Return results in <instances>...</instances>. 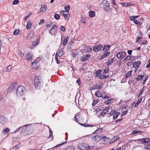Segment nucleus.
I'll return each instance as SVG.
<instances>
[{
  "label": "nucleus",
  "instance_id": "nucleus-1",
  "mask_svg": "<svg viewBox=\"0 0 150 150\" xmlns=\"http://www.w3.org/2000/svg\"><path fill=\"white\" fill-rule=\"evenodd\" d=\"M25 91V88L23 86H20L17 88L16 90V95L20 97L24 95Z\"/></svg>",
  "mask_w": 150,
  "mask_h": 150
},
{
  "label": "nucleus",
  "instance_id": "nucleus-2",
  "mask_svg": "<svg viewBox=\"0 0 150 150\" xmlns=\"http://www.w3.org/2000/svg\"><path fill=\"white\" fill-rule=\"evenodd\" d=\"M78 147L81 150H88L90 148L88 145L83 143H79L78 145Z\"/></svg>",
  "mask_w": 150,
  "mask_h": 150
},
{
  "label": "nucleus",
  "instance_id": "nucleus-3",
  "mask_svg": "<svg viewBox=\"0 0 150 150\" xmlns=\"http://www.w3.org/2000/svg\"><path fill=\"white\" fill-rule=\"evenodd\" d=\"M42 81V79L41 76H37L34 79V84L35 87H38L40 85Z\"/></svg>",
  "mask_w": 150,
  "mask_h": 150
},
{
  "label": "nucleus",
  "instance_id": "nucleus-4",
  "mask_svg": "<svg viewBox=\"0 0 150 150\" xmlns=\"http://www.w3.org/2000/svg\"><path fill=\"white\" fill-rule=\"evenodd\" d=\"M105 138L107 139L106 137H102L100 135H97L93 137L92 139L93 141L95 142H98L102 139H105Z\"/></svg>",
  "mask_w": 150,
  "mask_h": 150
},
{
  "label": "nucleus",
  "instance_id": "nucleus-5",
  "mask_svg": "<svg viewBox=\"0 0 150 150\" xmlns=\"http://www.w3.org/2000/svg\"><path fill=\"white\" fill-rule=\"evenodd\" d=\"M57 26L55 24L52 25V28L49 30V32L51 35H54L56 33L57 30Z\"/></svg>",
  "mask_w": 150,
  "mask_h": 150
},
{
  "label": "nucleus",
  "instance_id": "nucleus-6",
  "mask_svg": "<svg viewBox=\"0 0 150 150\" xmlns=\"http://www.w3.org/2000/svg\"><path fill=\"white\" fill-rule=\"evenodd\" d=\"M126 53L124 51H120L118 52L116 57L118 58L122 59L125 56Z\"/></svg>",
  "mask_w": 150,
  "mask_h": 150
},
{
  "label": "nucleus",
  "instance_id": "nucleus-7",
  "mask_svg": "<svg viewBox=\"0 0 150 150\" xmlns=\"http://www.w3.org/2000/svg\"><path fill=\"white\" fill-rule=\"evenodd\" d=\"M102 47V45H96L93 47V51L96 52H97L100 51Z\"/></svg>",
  "mask_w": 150,
  "mask_h": 150
},
{
  "label": "nucleus",
  "instance_id": "nucleus-8",
  "mask_svg": "<svg viewBox=\"0 0 150 150\" xmlns=\"http://www.w3.org/2000/svg\"><path fill=\"white\" fill-rule=\"evenodd\" d=\"M103 5L104 9L105 11H108L110 10V4L108 1H104Z\"/></svg>",
  "mask_w": 150,
  "mask_h": 150
},
{
  "label": "nucleus",
  "instance_id": "nucleus-9",
  "mask_svg": "<svg viewBox=\"0 0 150 150\" xmlns=\"http://www.w3.org/2000/svg\"><path fill=\"white\" fill-rule=\"evenodd\" d=\"M141 142L142 144H148L150 142V140L149 138H143L141 139Z\"/></svg>",
  "mask_w": 150,
  "mask_h": 150
},
{
  "label": "nucleus",
  "instance_id": "nucleus-10",
  "mask_svg": "<svg viewBox=\"0 0 150 150\" xmlns=\"http://www.w3.org/2000/svg\"><path fill=\"white\" fill-rule=\"evenodd\" d=\"M92 51L91 48L89 46H86L85 47L84 50H82L81 52H84L86 53H89Z\"/></svg>",
  "mask_w": 150,
  "mask_h": 150
},
{
  "label": "nucleus",
  "instance_id": "nucleus-11",
  "mask_svg": "<svg viewBox=\"0 0 150 150\" xmlns=\"http://www.w3.org/2000/svg\"><path fill=\"white\" fill-rule=\"evenodd\" d=\"M33 56V53L30 52L28 53L26 56V59L30 61L32 59Z\"/></svg>",
  "mask_w": 150,
  "mask_h": 150
},
{
  "label": "nucleus",
  "instance_id": "nucleus-12",
  "mask_svg": "<svg viewBox=\"0 0 150 150\" xmlns=\"http://www.w3.org/2000/svg\"><path fill=\"white\" fill-rule=\"evenodd\" d=\"M33 36V32L32 31H30L28 34L27 36L25 38V40H28L32 38Z\"/></svg>",
  "mask_w": 150,
  "mask_h": 150
},
{
  "label": "nucleus",
  "instance_id": "nucleus-13",
  "mask_svg": "<svg viewBox=\"0 0 150 150\" xmlns=\"http://www.w3.org/2000/svg\"><path fill=\"white\" fill-rule=\"evenodd\" d=\"M63 54V49H61L59 50H58L55 54V56H58L59 57H60L62 56Z\"/></svg>",
  "mask_w": 150,
  "mask_h": 150
},
{
  "label": "nucleus",
  "instance_id": "nucleus-14",
  "mask_svg": "<svg viewBox=\"0 0 150 150\" xmlns=\"http://www.w3.org/2000/svg\"><path fill=\"white\" fill-rule=\"evenodd\" d=\"M120 113L119 112H116L115 111H113L112 112V115H113V119L115 120L117 118L119 115Z\"/></svg>",
  "mask_w": 150,
  "mask_h": 150
},
{
  "label": "nucleus",
  "instance_id": "nucleus-15",
  "mask_svg": "<svg viewBox=\"0 0 150 150\" xmlns=\"http://www.w3.org/2000/svg\"><path fill=\"white\" fill-rule=\"evenodd\" d=\"M95 96L98 97H103V95L101 91H97L95 93Z\"/></svg>",
  "mask_w": 150,
  "mask_h": 150
},
{
  "label": "nucleus",
  "instance_id": "nucleus-16",
  "mask_svg": "<svg viewBox=\"0 0 150 150\" xmlns=\"http://www.w3.org/2000/svg\"><path fill=\"white\" fill-rule=\"evenodd\" d=\"M141 64L140 62H134L133 64V67L134 68L137 67V68L139 67V65Z\"/></svg>",
  "mask_w": 150,
  "mask_h": 150
},
{
  "label": "nucleus",
  "instance_id": "nucleus-17",
  "mask_svg": "<svg viewBox=\"0 0 150 150\" xmlns=\"http://www.w3.org/2000/svg\"><path fill=\"white\" fill-rule=\"evenodd\" d=\"M16 83H11L8 88V90L11 91L13 90L16 86Z\"/></svg>",
  "mask_w": 150,
  "mask_h": 150
},
{
  "label": "nucleus",
  "instance_id": "nucleus-18",
  "mask_svg": "<svg viewBox=\"0 0 150 150\" xmlns=\"http://www.w3.org/2000/svg\"><path fill=\"white\" fill-rule=\"evenodd\" d=\"M110 52L106 51L101 56V59H103L104 58L107 57L110 54Z\"/></svg>",
  "mask_w": 150,
  "mask_h": 150
},
{
  "label": "nucleus",
  "instance_id": "nucleus-19",
  "mask_svg": "<svg viewBox=\"0 0 150 150\" xmlns=\"http://www.w3.org/2000/svg\"><path fill=\"white\" fill-rule=\"evenodd\" d=\"M91 57L90 54H86L81 58V60L83 61H85L88 59V58Z\"/></svg>",
  "mask_w": 150,
  "mask_h": 150
},
{
  "label": "nucleus",
  "instance_id": "nucleus-20",
  "mask_svg": "<svg viewBox=\"0 0 150 150\" xmlns=\"http://www.w3.org/2000/svg\"><path fill=\"white\" fill-rule=\"evenodd\" d=\"M6 122V119L3 116L0 117V123L2 124H5Z\"/></svg>",
  "mask_w": 150,
  "mask_h": 150
},
{
  "label": "nucleus",
  "instance_id": "nucleus-21",
  "mask_svg": "<svg viewBox=\"0 0 150 150\" xmlns=\"http://www.w3.org/2000/svg\"><path fill=\"white\" fill-rule=\"evenodd\" d=\"M47 8V7L46 5L44 4L40 8V12H44L46 11Z\"/></svg>",
  "mask_w": 150,
  "mask_h": 150
},
{
  "label": "nucleus",
  "instance_id": "nucleus-22",
  "mask_svg": "<svg viewBox=\"0 0 150 150\" xmlns=\"http://www.w3.org/2000/svg\"><path fill=\"white\" fill-rule=\"evenodd\" d=\"M103 131V129L102 128H98L94 132L92 133L93 134H99L102 132Z\"/></svg>",
  "mask_w": 150,
  "mask_h": 150
},
{
  "label": "nucleus",
  "instance_id": "nucleus-23",
  "mask_svg": "<svg viewBox=\"0 0 150 150\" xmlns=\"http://www.w3.org/2000/svg\"><path fill=\"white\" fill-rule=\"evenodd\" d=\"M143 132V131H142L141 130H134L131 133V134L134 135H135L137 134L140 133H142Z\"/></svg>",
  "mask_w": 150,
  "mask_h": 150
},
{
  "label": "nucleus",
  "instance_id": "nucleus-24",
  "mask_svg": "<svg viewBox=\"0 0 150 150\" xmlns=\"http://www.w3.org/2000/svg\"><path fill=\"white\" fill-rule=\"evenodd\" d=\"M110 47V46L109 45H105L103 48V50L104 51H107Z\"/></svg>",
  "mask_w": 150,
  "mask_h": 150
},
{
  "label": "nucleus",
  "instance_id": "nucleus-25",
  "mask_svg": "<svg viewBox=\"0 0 150 150\" xmlns=\"http://www.w3.org/2000/svg\"><path fill=\"white\" fill-rule=\"evenodd\" d=\"M89 16L91 18L94 17L95 15V12L93 11H91L89 12Z\"/></svg>",
  "mask_w": 150,
  "mask_h": 150
},
{
  "label": "nucleus",
  "instance_id": "nucleus-26",
  "mask_svg": "<svg viewBox=\"0 0 150 150\" xmlns=\"http://www.w3.org/2000/svg\"><path fill=\"white\" fill-rule=\"evenodd\" d=\"M78 54V52L77 50H74L72 53V56L73 57H75Z\"/></svg>",
  "mask_w": 150,
  "mask_h": 150
},
{
  "label": "nucleus",
  "instance_id": "nucleus-27",
  "mask_svg": "<svg viewBox=\"0 0 150 150\" xmlns=\"http://www.w3.org/2000/svg\"><path fill=\"white\" fill-rule=\"evenodd\" d=\"M31 66L33 68L35 69L38 67L37 63L35 61L31 63Z\"/></svg>",
  "mask_w": 150,
  "mask_h": 150
},
{
  "label": "nucleus",
  "instance_id": "nucleus-28",
  "mask_svg": "<svg viewBox=\"0 0 150 150\" xmlns=\"http://www.w3.org/2000/svg\"><path fill=\"white\" fill-rule=\"evenodd\" d=\"M68 40V38L67 37H65L64 38V39L63 40V43H62L63 45V46H65L66 44L67 43Z\"/></svg>",
  "mask_w": 150,
  "mask_h": 150
},
{
  "label": "nucleus",
  "instance_id": "nucleus-29",
  "mask_svg": "<svg viewBox=\"0 0 150 150\" xmlns=\"http://www.w3.org/2000/svg\"><path fill=\"white\" fill-rule=\"evenodd\" d=\"M18 55L20 56L22 59L24 58V55L23 53L21 51L18 50Z\"/></svg>",
  "mask_w": 150,
  "mask_h": 150
},
{
  "label": "nucleus",
  "instance_id": "nucleus-30",
  "mask_svg": "<svg viewBox=\"0 0 150 150\" xmlns=\"http://www.w3.org/2000/svg\"><path fill=\"white\" fill-rule=\"evenodd\" d=\"M32 23L30 22H29L27 23L26 25L27 29L28 30H30V27L32 25Z\"/></svg>",
  "mask_w": 150,
  "mask_h": 150
},
{
  "label": "nucleus",
  "instance_id": "nucleus-31",
  "mask_svg": "<svg viewBox=\"0 0 150 150\" xmlns=\"http://www.w3.org/2000/svg\"><path fill=\"white\" fill-rule=\"evenodd\" d=\"M144 76V75H138L135 78L137 81H139L142 79L143 78Z\"/></svg>",
  "mask_w": 150,
  "mask_h": 150
},
{
  "label": "nucleus",
  "instance_id": "nucleus-32",
  "mask_svg": "<svg viewBox=\"0 0 150 150\" xmlns=\"http://www.w3.org/2000/svg\"><path fill=\"white\" fill-rule=\"evenodd\" d=\"M63 16L66 20L68 21L69 20V14H68V13H66L65 12V13H64Z\"/></svg>",
  "mask_w": 150,
  "mask_h": 150
},
{
  "label": "nucleus",
  "instance_id": "nucleus-33",
  "mask_svg": "<svg viewBox=\"0 0 150 150\" xmlns=\"http://www.w3.org/2000/svg\"><path fill=\"white\" fill-rule=\"evenodd\" d=\"M132 71V70H131L130 71H128L125 74V77L126 78H127L129 77H130L131 75Z\"/></svg>",
  "mask_w": 150,
  "mask_h": 150
},
{
  "label": "nucleus",
  "instance_id": "nucleus-34",
  "mask_svg": "<svg viewBox=\"0 0 150 150\" xmlns=\"http://www.w3.org/2000/svg\"><path fill=\"white\" fill-rule=\"evenodd\" d=\"M70 8V6L69 5L67 6L64 7V10H65V12L66 13H68Z\"/></svg>",
  "mask_w": 150,
  "mask_h": 150
},
{
  "label": "nucleus",
  "instance_id": "nucleus-35",
  "mask_svg": "<svg viewBox=\"0 0 150 150\" xmlns=\"http://www.w3.org/2000/svg\"><path fill=\"white\" fill-rule=\"evenodd\" d=\"M110 57L109 59L108 60V62L107 63V65H110L113 62V59L110 58Z\"/></svg>",
  "mask_w": 150,
  "mask_h": 150
},
{
  "label": "nucleus",
  "instance_id": "nucleus-36",
  "mask_svg": "<svg viewBox=\"0 0 150 150\" xmlns=\"http://www.w3.org/2000/svg\"><path fill=\"white\" fill-rule=\"evenodd\" d=\"M9 129L8 128H6L3 130L2 132L3 134H6V133L9 132Z\"/></svg>",
  "mask_w": 150,
  "mask_h": 150
},
{
  "label": "nucleus",
  "instance_id": "nucleus-37",
  "mask_svg": "<svg viewBox=\"0 0 150 150\" xmlns=\"http://www.w3.org/2000/svg\"><path fill=\"white\" fill-rule=\"evenodd\" d=\"M113 100L112 99H108L105 101V104L108 105L111 103V102Z\"/></svg>",
  "mask_w": 150,
  "mask_h": 150
},
{
  "label": "nucleus",
  "instance_id": "nucleus-38",
  "mask_svg": "<svg viewBox=\"0 0 150 150\" xmlns=\"http://www.w3.org/2000/svg\"><path fill=\"white\" fill-rule=\"evenodd\" d=\"M39 43V41H37V42L34 41L32 43V45H33V47H35Z\"/></svg>",
  "mask_w": 150,
  "mask_h": 150
},
{
  "label": "nucleus",
  "instance_id": "nucleus-39",
  "mask_svg": "<svg viewBox=\"0 0 150 150\" xmlns=\"http://www.w3.org/2000/svg\"><path fill=\"white\" fill-rule=\"evenodd\" d=\"M67 142L66 141V142H63V143H62L61 144H57L56 146H55L53 147L52 148H51L50 149H53L54 148H56L57 147L60 146L62 145L65 144Z\"/></svg>",
  "mask_w": 150,
  "mask_h": 150
},
{
  "label": "nucleus",
  "instance_id": "nucleus-40",
  "mask_svg": "<svg viewBox=\"0 0 150 150\" xmlns=\"http://www.w3.org/2000/svg\"><path fill=\"white\" fill-rule=\"evenodd\" d=\"M104 115H105V114L102 111L98 115V116L99 117H103L104 116Z\"/></svg>",
  "mask_w": 150,
  "mask_h": 150
},
{
  "label": "nucleus",
  "instance_id": "nucleus-41",
  "mask_svg": "<svg viewBox=\"0 0 150 150\" xmlns=\"http://www.w3.org/2000/svg\"><path fill=\"white\" fill-rule=\"evenodd\" d=\"M12 69V66L11 65H9L6 69V71L7 72L10 71Z\"/></svg>",
  "mask_w": 150,
  "mask_h": 150
},
{
  "label": "nucleus",
  "instance_id": "nucleus-42",
  "mask_svg": "<svg viewBox=\"0 0 150 150\" xmlns=\"http://www.w3.org/2000/svg\"><path fill=\"white\" fill-rule=\"evenodd\" d=\"M52 24V23L50 21H48L46 23V26L47 27H49Z\"/></svg>",
  "mask_w": 150,
  "mask_h": 150
},
{
  "label": "nucleus",
  "instance_id": "nucleus-43",
  "mask_svg": "<svg viewBox=\"0 0 150 150\" xmlns=\"http://www.w3.org/2000/svg\"><path fill=\"white\" fill-rule=\"evenodd\" d=\"M19 33V30H15L13 32V34L14 35H17Z\"/></svg>",
  "mask_w": 150,
  "mask_h": 150
},
{
  "label": "nucleus",
  "instance_id": "nucleus-44",
  "mask_svg": "<svg viewBox=\"0 0 150 150\" xmlns=\"http://www.w3.org/2000/svg\"><path fill=\"white\" fill-rule=\"evenodd\" d=\"M109 110V108H105V109H103L102 111L104 112L105 115L108 112Z\"/></svg>",
  "mask_w": 150,
  "mask_h": 150
},
{
  "label": "nucleus",
  "instance_id": "nucleus-45",
  "mask_svg": "<svg viewBox=\"0 0 150 150\" xmlns=\"http://www.w3.org/2000/svg\"><path fill=\"white\" fill-rule=\"evenodd\" d=\"M54 17L55 19L57 20H58L59 19L60 17V16L58 14H55L54 15Z\"/></svg>",
  "mask_w": 150,
  "mask_h": 150
},
{
  "label": "nucleus",
  "instance_id": "nucleus-46",
  "mask_svg": "<svg viewBox=\"0 0 150 150\" xmlns=\"http://www.w3.org/2000/svg\"><path fill=\"white\" fill-rule=\"evenodd\" d=\"M66 150H74V148L73 146H70L66 149Z\"/></svg>",
  "mask_w": 150,
  "mask_h": 150
},
{
  "label": "nucleus",
  "instance_id": "nucleus-47",
  "mask_svg": "<svg viewBox=\"0 0 150 150\" xmlns=\"http://www.w3.org/2000/svg\"><path fill=\"white\" fill-rule=\"evenodd\" d=\"M101 73V70H98V71H96L95 73L96 74V76L97 77L98 76L99 74Z\"/></svg>",
  "mask_w": 150,
  "mask_h": 150
},
{
  "label": "nucleus",
  "instance_id": "nucleus-48",
  "mask_svg": "<svg viewBox=\"0 0 150 150\" xmlns=\"http://www.w3.org/2000/svg\"><path fill=\"white\" fill-rule=\"evenodd\" d=\"M131 5L130 3H124L122 5V6L123 7H127L128 6H130Z\"/></svg>",
  "mask_w": 150,
  "mask_h": 150
},
{
  "label": "nucleus",
  "instance_id": "nucleus-49",
  "mask_svg": "<svg viewBox=\"0 0 150 150\" xmlns=\"http://www.w3.org/2000/svg\"><path fill=\"white\" fill-rule=\"evenodd\" d=\"M148 44V42L146 40H145L143 42H141L140 44L141 45H147Z\"/></svg>",
  "mask_w": 150,
  "mask_h": 150
},
{
  "label": "nucleus",
  "instance_id": "nucleus-50",
  "mask_svg": "<svg viewBox=\"0 0 150 150\" xmlns=\"http://www.w3.org/2000/svg\"><path fill=\"white\" fill-rule=\"evenodd\" d=\"M98 102V100H93V102L92 104L93 106L95 105Z\"/></svg>",
  "mask_w": 150,
  "mask_h": 150
},
{
  "label": "nucleus",
  "instance_id": "nucleus-51",
  "mask_svg": "<svg viewBox=\"0 0 150 150\" xmlns=\"http://www.w3.org/2000/svg\"><path fill=\"white\" fill-rule=\"evenodd\" d=\"M18 0H14L12 2V4L13 5H16L18 4Z\"/></svg>",
  "mask_w": 150,
  "mask_h": 150
},
{
  "label": "nucleus",
  "instance_id": "nucleus-52",
  "mask_svg": "<svg viewBox=\"0 0 150 150\" xmlns=\"http://www.w3.org/2000/svg\"><path fill=\"white\" fill-rule=\"evenodd\" d=\"M130 59V57L129 55H127L126 57L125 58L124 60L125 61H128Z\"/></svg>",
  "mask_w": 150,
  "mask_h": 150
},
{
  "label": "nucleus",
  "instance_id": "nucleus-53",
  "mask_svg": "<svg viewBox=\"0 0 150 150\" xmlns=\"http://www.w3.org/2000/svg\"><path fill=\"white\" fill-rule=\"evenodd\" d=\"M81 21L82 23H84V24H86V19L84 18H82L81 20Z\"/></svg>",
  "mask_w": 150,
  "mask_h": 150
},
{
  "label": "nucleus",
  "instance_id": "nucleus-54",
  "mask_svg": "<svg viewBox=\"0 0 150 150\" xmlns=\"http://www.w3.org/2000/svg\"><path fill=\"white\" fill-rule=\"evenodd\" d=\"M134 22L136 25H140L141 24L136 19L134 21Z\"/></svg>",
  "mask_w": 150,
  "mask_h": 150
},
{
  "label": "nucleus",
  "instance_id": "nucleus-55",
  "mask_svg": "<svg viewBox=\"0 0 150 150\" xmlns=\"http://www.w3.org/2000/svg\"><path fill=\"white\" fill-rule=\"evenodd\" d=\"M84 127H92L93 126L91 125H89L88 124H83V126Z\"/></svg>",
  "mask_w": 150,
  "mask_h": 150
},
{
  "label": "nucleus",
  "instance_id": "nucleus-56",
  "mask_svg": "<svg viewBox=\"0 0 150 150\" xmlns=\"http://www.w3.org/2000/svg\"><path fill=\"white\" fill-rule=\"evenodd\" d=\"M58 56H55V59L57 63V64L59 63V60L58 59Z\"/></svg>",
  "mask_w": 150,
  "mask_h": 150
},
{
  "label": "nucleus",
  "instance_id": "nucleus-57",
  "mask_svg": "<svg viewBox=\"0 0 150 150\" xmlns=\"http://www.w3.org/2000/svg\"><path fill=\"white\" fill-rule=\"evenodd\" d=\"M44 21H45L43 19H41L39 23V25H41V24L43 23L44 22Z\"/></svg>",
  "mask_w": 150,
  "mask_h": 150
},
{
  "label": "nucleus",
  "instance_id": "nucleus-58",
  "mask_svg": "<svg viewBox=\"0 0 150 150\" xmlns=\"http://www.w3.org/2000/svg\"><path fill=\"white\" fill-rule=\"evenodd\" d=\"M103 99H107L109 97V95L108 94H107L104 97L103 96Z\"/></svg>",
  "mask_w": 150,
  "mask_h": 150
},
{
  "label": "nucleus",
  "instance_id": "nucleus-59",
  "mask_svg": "<svg viewBox=\"0 0 150 150\" xmlns=\"http://www.w3.org/2000/svg\"><path fill=\"white\" fill-rule=\"evenodd\" d=\"M145 148L147 149H150V144H148L146 145H145L144 146Z\"/></svg>",
  "mask_w": 150,
  "mask_h": 150
},
{
  "label": "nucleus",
  "instance_id": "nucleus-60",
  "mask_svg": "<svg viewBox=\"0 0 150 150\" xmlns=\"http://www.w3.org/2000/svg\"><path fill=\"white\" fill-rule=\"evenodd\" d=\"M102 85V83H99L98 86L97 87V88L98 89H100L101 88V86Z\"/></svg>",
  "mask_w": 150,
  "mask_h": 150
},
{
  "label": "nucleus",
  "instance_id": "nucleus-61",
  "mask_svg": "<svg viewBox=\"0 0 150 150\" xmlns=\"http://www.w3.org/2000/svg\"><path fill=\"white\" fill-rule=\"evenodd\" d=\"M142 100V97H141V98H140L137 100V102L139 104L141 102Z\"/></svg>",
  "mask_w": 150,
  "mask_h": 150
},
{
  "label": "nucleus",
  "instance_id": "nucleus-62",
  "mask_svg": "<svg viewBox=\"0 0 150 150\" xmlns=\"http://www.w3.org/2000/svg\"><path fill=\"white\" fill-rule=\"evenodd\" d=\"M99 78H100V79H105L106 78V77H105V76H104V75H100V76H99Z\"/></svg>",
  "mask_w": 150,
  "mask_h": 150
},
{
  "label": "nucleus",
  "instance_id": "nucleus-63",
  "mask_svg": "<svg viewBox=\"0 0 150 150\" xmlns=\"http://www.w3.org/2000/svg\"><path fill=\"white\" fill-rule=\"evenodd\" d=\"M130 20L131 21H134L135 19L134 16H131L130 17Z\"/></svg>",
  "mask_w": 150,
  "mask_h": 150
},
{
  "label": "nucleus",
  "instance_id": "nucleus-64",
  "mask_svg": "<svg viewBox=\"0 0 150 150\" xmlns=\"http://www.w3.org/2000/svg\"><path fill=\"white\" fill-rule=\"evenodd\" d=\"M80 81L79 79H78L76 81V83L78 84V85L79 86L81 84V82H80Z\"/></svg>",
  "mask_w": 150,
  "mask_h": 150
}]
</instances>
